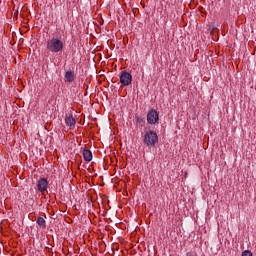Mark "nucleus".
<instances>
[{"label": "nucleus", "instance_id": "nucleus-11", "mask_svg": "<svg viewBox=\"0 0 256 256\" xmlns=\"http://www.w3.org/2000/svg\"><path fill=\"white\" fill-rule=\"evenodd\" d=\"M20 57L21 56H19V55H16L15 57H14V62L17 64L18 63V65H21V62H19L17 59H20Z\"/></svg>", "mask_w": 256, "mask_h": 256}, {"label": "nucleus", "instance_id": "nucleus-9", "mask_svg": "<svg viewBox=\"0 0 256 256\" xmlns=\"http://www.w3.org/2000/svg\"><path fill=\"white\" fill-rule=\"evenodd\" d=\"M37 225L41 227L42 229H45L47 227V222L45 221V218L39 216L36 220Z\"/></svg>", "mask_w": 256, "mask_h": 256}, {"label": "nucleus", "instance_id": "nucleus-3", "mask_svg": "<svg viewBox=\"0 0 256 256\" xmlns=\"http://www.w3.org/2000/svg\"><path fill=\"white\" fill-rule=\"evenodd\" d=\"M147 123L148 125H157L159 123V112L155 109H151L147 113Z\"/></svg>", "mask_w": 256, "mask_h": 256}, {"label": "nucleus", "instance_id": "nucleus-7", "mask_svg": "<svg viewBox=\"0 0 256 256\" xmlns=\"http://www.w3.org/2000/svg\"><path fill=\"white\" fill-rule=\"evenodd\" d=\"M65 123L67 125V127H70V129H74L75 128V118H73V116H66L65 118Z\"/></svg>", "mask_w": 256, "mask_h": 256}, {"label": "nucleus", "instance_id": "nucleus-4", "mask_svg": "<svg viewBox=\"0 0 256 256\" xmlns=\"http://www.w3.org/2000/svg\"><path fill=\"white\" fill-rule=\"evenodd\" d=\"M131 81H133V76L131 73L127 71H122L120 75V83L127 87L128 85H131Z\"/></svg>", "mask_w": 256, "mask_h": 256}, {"label": "nucleus", "instance_id": "nucleus-8", "mask_svg": "<svg viewBox=\"0 0 256 256\" xmlns=\"http://www.w3.org/2000/svg\"><path fill=\"white\" fill-rule=\"evenodd\" d=\"M83 157H84V161H92L93 160V153L91 152V150H83Z\"/></svg>", "mask_w": 256, "mask_h": 256}, {"label": "nucleus", "instance_id": "nucleus-10", "mask_svg": "<svg viewBox=\"0 0 256 256\" xmlns=\"http://www.w3.org/2000/svg\"><path fill=\"white\" fill-rule=\"evenodd\" d=\"M242 256H253V253L249 250H245L242 252Z\"/></svg>", "mask_w": 256, "mask_h": 256}, {"label": "nucleus", "instance_id": "nucleus-1", "mask_svg": "<svg viewBox=\"0 0 256 256\" xmlns=\"http://www.w3.org/2000/svg\"><path fill=\"white\" fill-rule=\"evenodd\" d=\"M157 143H159V136L157 135V132L148 130L144 133L143 144L146 147H155Z\"/></svg>", "mask_w": 256, "mask_h": 256}, {"label": "nucleus", "instance_id": "nucleus-2", "mask_svg": "<svg viewBox=\"0 0 256 256\" xmlns=\"http://www.w3.org/2000/svg\"><path fill=\"white\" fill-rule=\"evenodd\" d=\"M63 47V41L59 38H52L47 41V49L50 53H61Z\"/></svg>", "mask_w": 256, "mask_h": 256}, {"label": "nucleus", "instance_id": "nucleus-6", "mask_svg": "<svg viewBox=\"0 0 256 256\" xmlns=\"http://www.w3.org/2000/svg\"><path fill=\"white\" fill-rule=\"evenodd\" d=\"M64 79L66 83H73V81H75V71L72 69L66 70Z\"/></svg>", "mask_w": 256, "mask_h": 256}, {"label": "nucleus", "instance_id": "nucleus-5", "mask_svg": "<svg viewBox=\"0 0 256 256\" xmlns=\"http://www.w3.org/2000/svg\"><path fill=\"white\" fill-rule=\"evenodd\" d=\"M49 187V181L46 178H40L37 181V189L40 193L44 194Z\"/></svg>", "mask_w": 256, "mask_h": 256}]
</instances>
